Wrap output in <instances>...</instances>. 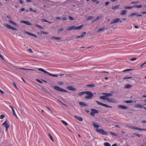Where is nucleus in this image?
<instances>
[{
    "mask_svg": "<svg viewBox=\"0 0 146 146\" xmlns=\"http://www.w3.org/2000/svg\"><path fill=\"white\" fill-rule=\"evenodd\" d=\"M7 17L9 19V22L10 23L17 27H19V25L17 24L12 21L11 20L12 18L11 16L9 15H7Z\"/></svg>",
    "mask_w": 146,
    "mask_h": 146,
    "instance_id": "5",
    "label": "nucleus"
},
{
    "mask_svg": "<svg viewBox=\"0 0 146 146\" xmlns=\"http://www.w3.org/2000/svg\"><path fill=\"white\" fill-rule=\"evenodd\" d=\"M53 88L55 90L58 91L60 92H62L63 89L61 88H60L58 86H55L53 87Z\"/></svg>",
    "mask_w": 146,
    "mask_h": 146,
    "instance_id": "11",
    "label": "nucleus"
},
{
    "mask_svg": "<svg viewBox=\"0 0 146 146\" xmlns=\"http://www.w3.org/2000/svg\"><path fill=\"white\" fill-rule=\"evenodd\" d=\"M127 13V11L126 10H124L122 11L121 12L120 15H125Z\"/></svg>",
    "mask_w": 146,
    "mask_h": 146,
    "instance_id": "27",
    "label": "nucleus"
},
{
    "mask_svg": "<svg viewBox=\"0 0 146 146\" xmlns=\"http://www.w3.org/2000/svg\"><path fill=\"white\" fill-rule=\"evenodd\" d=\"M105 28L103 27L101 28H100L97 31V33H99V32H101V31H103L105 30Z\"/></svg>",
    "mask_w": 146,
    "mask_h": 146,
    "instance_id": "31",
    "label": "nucleus"
},
{
    "mask_svg": "<svg viewBox=\"0 0 146 146\" xmlns=\"http://www.w3.org/2000/svg\"><path fill=\"white\" fill-rule=\"evenodd\" d=\"M21 23L25 24L27 25H32V24L30 22L27 21H21Z\"/></svg>",
    "mask_w": 146,
    "mask_h": 146,
    "instance_id": "12",
    "label": "nucleus"
},
{
    "mask_svg": "<svg viewBox=\"0 0 146 146\" xmlns=\"http://www.w3.org/2000/svg\"><path fill=\"white\" fill-rule=\"evenodd\" d=\"M38 70H39L45 73H47L48 74V75L50 76L54 77H57L58 76V75L57 74H52L50 73L47 72L46 71L44 70V69L41 68H38Z\"/></svg>",
    "mask_w": 146,
    "mask_h": 146,
    "instance_id": "4",
    "label": "nucleus"
},
{
    "mask_svg": "<svg viewBox=\"0 0 146 146\" xmlns=\"http://www.w3.org/2000/svg\"><path fill=\"white\" fill-rule=\"evenodd\" d=\"M134 129H136L139 131H146V129H143L142 128H134Z\"/></svg>",
    "mask_w": 146,
    "mask_h": 146,
    "instance_id": "39",
    "label": "nucleus"
},
{
    "mask_svg": "<svg viewBox=\"0 0 146 146\" xmlns=\"http://www.w3.org/2000/svg\"><path fill=\"white\" fill-rule=\"evenodd\" d=\"M75 117L76 119H78L80 121H82L83 120V119L81 117H78L77 115H75Z\"/></svg>",
    "mask_w": 146,
    "mask_h": 146,
    "instance_id": "22",
    "label": "nucleus"
},
{
    "mask_svg": "<svg viewBox=\"0 0 146 146\" xmlns=\"http://www.w3.org/2000/svg\"><path fill=\"white\" fill-rule=\"evenodd\" d=\"M97 104L100 105L102 106H104L106 107L110 108H112V107L110 106H108L106 104H104L102 103H101L99 101H96Z\"/></svg>",
    "mask_w": 146,
    "mask_h": 146,
    "instance_id": "9",
    "label": "nucleus"
},
{
    "mask_svg": "<svg viewBox=\"0 0 146 146\" xmlns=\"http://www.w3.org/2000/svg\"><path fill=\"white\" fill-rule=\"evenodd\" d=\"M142 5H135L133 6V7H136L137 8H139L141 7Z\"/></svg>",
    "mask_w": 146,
    "mask_h": 146,
    "instance_id": "34",
    "label": "nucleus"
},
{
    "mask_svg": "<svg viewBox=\"0 0 146 146\" xmlns=\"http://www.w3.org/2000/svg\"><path fill=\"white\" fill-rule=\"evenodd\" d=\"M5 117V115H4L3 114L1 115L0 116V118L1 119H2L4 118Z\"/></svg>",
    "mask_w": 146,
    "mask_h": 146,
    "instance_id": "44",
    "label": "nucleus"
},
{
    "mask_svg": "<svg viewBox=\"0 0 146 146\" xmlns=\"http://www.w3.org/2000/svg\"><path fill=\"white\" fill-rule=\"evenodd\" d=\"M132 86L129 84H127L124 86V88L126 89H129Z\"/></svg>",
    "mask_w": 146,
    "mask_h": 146,
    "instance_id": "23",
    "label": "nucleus"
},
{
    "mask_svg": "<svg viewBox=\"0 0 146 146\" xmlns=\"http://www.w3.org/2000/svg\"><path fill=\"white\" fill-rule=\"evenodd\" d=\"M133 15H137V17L142 16V15L141 14H138V13H134L131 14L130 16L131 17Z\"/></svg>",
    "mask_w": 146,
    "mask_h": 146,
    "instance_id": "17",
    "label": "nucleus"
},
{
    "mask_svg": "<svg viewBox=\"0 0 146 146\" xmlns=\"http://www.w3.org/2000/svg\"><path fill=\"white\" fill-rule=\"evenodd\" d=\"M79 104L81 106H88V105L85 102H80L79 103Z\"/></svg>",
    "mask_w": 146,
    "mask_h": 146,
    "instance_id": "21",
    "label": "nucleus"
},
{
    "mask_svg": "<svg viewBox=\"0 0 146 146\" xmlns=\"http://www.w3.org/2000/svg\"><path fill=\"white\" fill-rule=\"evenodd\" d=\"M110 134H111V135H112L113 136H117V135L115 133L110 132Z\"/></svg>",
    "mask_w": 146,
    "mask_h": 146,
    "instance_id": "38",
    "label": "nucleus"
},
{
    "mask_svg": "<svg viewBox=\"0 0 146 146\" xmlns=\"http://www.w3.org/2000/svg\"><path fill=\"white\" fill-rule=\"evenodd\" d=\"M0 57L4 61H5V60L4 58L0 54Z\"/></svg>",
    "mask_w": 146,
    "mask_h": 146,
    "instance_id": "50",
    "label": "nucleus"
},
{
    "mask_svg": "<svg viewBox=\"0 0 146 146\" xmlns=\"http://www.w3.org/2000/svg\"><path fill=\"white\" fill-rule=\"evenodd\" d=\"M2 125L5 128H9L10 127L9 125L7 123V121H5L2 124Z\"/></svg>",
    "mask_w": 146,
    "mask_h": 146,
    "instance_id": "14",
    "label": "nucleus"
},
{
    "mask_svg": "<svg viewBox=\"0 0 146 146\" xmlns=\"http://www.w3.org/2000/svg\"><path fill=\"white\" fill-rule=\"evenodd\" d=\"M124 102L125 103H126L129 104V103H132L133 102V101L132 100H129L125 101Z\"/></svg>",
    "mask_w": 146,
    "mask_h": 146,
    "instance_id": "33",
    "label": "nucleus"
},
{
    "mask_svg": "<svg viewBox=\"0 0 146 146\" xmlns=\"http://www.w3.org/2000/svg\"><path fill=\"white\" fill-rule=\"evenodd\" d=\"M102 15L98 16L97 17L96 19L97 20H98L101 19L102 18Z\"/></svg>",
    "mask_w": 146,
    "mask_h": 146,
    "instance_id": "41",
    "label": "nucleus"
},
{
    "mask_svg": "<svg viewBox=\"0 0 146 146\" xmlns=\"http://www.w3.org/2000/svg\"><path fill=\"white\" fill-rule=\"evenodd\" d=\"M86 86L89 88H93L95 86V85L94 84H90L86 85Z\"/></svg>",
    "mask_w": 146,
    "mask_h": 146,
    "instance_id": "29",
    "label": "nucleus"
},
{
    "mask_svg": "<svg viewBox=\"0 0 146 146\" xmlns=\"http://www.w3.org/2000/svg\"><path fill=\"white\" fill-rule=\"evenodd\" d=\"M85 94L87 95L85 97V98L86 99H91L92 98V96H93L94 94L90 91H85Z\"/></svg>",
    "mask_w": 146,
    "mask_h": 146,
    "instance_id": "3",
    "label": "nucleus"
},
{
    "mask_svg": "<svg viewBox=\"0 0 146 146\" xmlns=\"http://www.w3.org/2000/svg\"><path fill=\"white\" fill-rule=\"evenodd\" d=\"M69 19L71 20H74V19H73V18L71 16L69 17Z\"/></svg>",
    "mask_w": 146,
    "mask_h": 146,
    "instance_id": "58",
    "label": "nucleus"
},
{
    "mask_svg": "<svg viewBox=\"0 0 146 146\" xmlns=\"http://www.w3.org/2000/svg\"><path fill=\"white\" fill-rule=\"evenodd\" d=\"M104 145L105 146H111L110 144L108 142H105L104 143Z\"/></svg>",
    "mask_w": 146,
    "mask_h": 146,
    "instance_id": "36",
    "label": "nucleus"
},
{
    "mask_svg": "<svg viewBox=\"0 0 146 146\" xmlns=\"http://www.w3.org/2000/svg\"><path fill=\"white\" fill-rule=\"evenodd\" d=\"M108 97H106V96H100L99 97L100 98V99H102L103 100H106L107 99V98Z\"/></svg>",
    "mask_w": 146,
    "mask_h": 146,
    "instance_id": "25",
    "label": "nucleus"
},
{
    "mask_svg": "<svg viewBox=\"0 0 146 146\" xmlns=\"http://www.w3.org/2000/svg\"><path fill=\"white\" fill-rule=\"evenodd\" d=\"M35 25L36 27L39 28V29H44V28L43 27H42L39 25H38L35 24Z\"/></svg>",
    "mask_w": 146,
    "mask_h": 146,
    "instance_id": "32",
    "label": "nucleus"
},
{
    "mask_svg": "<svg viewBox=\"0 0 146 146\" xmlns=\"http://www.w3.org/2000/svg\"><path fill=\"white\" fill-rule=\"evenodd\" d=\"M132 78V77H128L126 76L123 79H129L131 78Z\"/></svg>",
    "mask_w": 146,
    "mask_h": 146,
    "instance_id": "48",
    "label": "nucleus"
},
{
    "mask_svg": "<svg viewBox=\"0 0 146 146\" xmlns=\"http://www.w3.org/2000/svg\"><path fill=\"white\" fill-rule=\"evenodd\" d=\"M133 7L125 6L124 8L126 9H132Z\"/></svg>",
    "mask_w": 146,
    "mask_h": 146,
    "instance_id": "35",
    "label": "nucleus"
},
{
    "mask_svg": "<svg viewBox=\"0 0 146 146\" xmlns=\"http://www.w3.org/2000/svg\"><path fill=\"white\" fill-rule=\"evenodd\" d=\"M92 124L94 127L95 128H98L100 127L99 125H98L96 122H93Z\"/></svg>",
    "mask_w": 146,
    "mask_h": 146,
    "instance_id": "19",
    "label": "nucleus"
},
{
    "mask_svg": "<svg viewBox=\"0 0 146 146\" xmlns=\"http://www.w3.org/2000/svg\"><path fill=\"white\" fill-rule=\"evenodd\" d=\"M41 90L44 92L48 94H49L50 92L48 91L46 89L43 87L41 88Z\"/></svg>",
    "mask_w": 146,
    "mask_h": 146,
    "instance_id": "24",
    "label": "nucleus"
},
{
    "mask_svg": "<svg viewBox=\"0 0 146 146\" xmlns=\"http://www.w3.org/2000/svg\"><path fill=\"white\" fill-rule=\"evenodd\" d=\"M102 94L104 96H106V97H108V96H111L112 95L111 93H102Z\"/></svg>",
    "mask_w": 146,
    "mask_h": 146,
    "instance_id": "15",
    "label": "nucleus"
},
{
    "mask_svg": "<svg viewBox=\"0 0 146 146\" xmlns=\"http://www.w3.org/2000/svg\"><path fill=\"white\" fill-rule=\"evenodd\" d=\"M3 25L6 27L7 28L9 29H10L12 30H15V31H17V29L13 27H12L11 26L7 24V23H4L3 24Z\"/></svg>",
    "mask_w": 146,
    "mask_h": 146,
    "instance_id": "7",
    "label": "nucleus"
},
{
    "mask_svg": "<svg viewBox=\"0 0 146 146\" xmlns=\"http://www.w3.org/2000/svg\"><path fill=\"white\" fill-rule=\"evenodd\" d=\"M19 2L21 4H23V1L22 0H19Z\"/></svg>",
    "mask_w": 146,
    "mask_h": 146,
    "instance_id": "60",
    "label": "nucleus"
},
{
    "mask_svg": "<svg viewBox=\"0 0 146 146\" xmlns=\"http://www.w3.org/2000/svg\"><path fill=\"white\" fill-rule=\"evenodd\" d=\"M96 131L99 133L103 135H108V133L107 132L105 131L102 129L100 128H96Z\"/></svg>",
    "mask_w": 146,
    "mask_h": 146,
    "instance_id": "6",
    "label": "nucleus"
},
{
    "mask_svg": "<svg viewBox=\"0 0 146 146\" xmlns=\"http://www.w3.org/2000/svg\"><path fill=\"white\" fill-rule=\"evenodd\" d=\"M51 38L55 39V40H60L61 39V37L56 36H52L51 37Z\"/></svg>",
    "mask_w": 146,
    "mask_h": 146,
    "instance_id": "18",
    "label": "nucleus"
},
{
    "mask_svg": "<svg viewBox=\"0 0 146 146\" xmlns=\"http://www.w3.org/2000/svg\"><path fill=\"white\" fill-rule=\"evenodd\" d=\"M27 51L31 53H33V51L31 49H29L27 50Z\"/></svg>",
    "mask_w": 146,
    "mask_h": 146,
    "instance_id": "45",
    "label": "nucleus"
},
{
    "mask_svg": "<svg viewBox=\"0 0 146 146\" xmlns=\"http://www.w3.org/2000/svg\"><path fill=\"white\" fill-rule=\"evenodd\" d=\"M84 94H85V91L79 92L78 94L79 96H81Z\"/></svg>",
    "mask_w": 146,
    "mask_h": 146,
    "instance_id": "30",
    "label": "nucleus"
},
{
    "mask_svg": "<svg viewBox=\"0 0 146 146\" xmlns=\"http://www.w3.org/2000/svg\"><path fill=\"white\" fill-rule=\"evenodd\" d=\"M118 5H117L113 7H112V9H118Z\"/></svg>",
    "mask_w": 146,
    "mask_h": 146,
    "instance_id": "46",
    "label": "nucleus"
},
{
    "mask_svg": "<svg viewBox=\"0 0 146 146\" xmlns=\"http://www.w3.org/2000/svg\"><path fill=\"white\" fill-rule=\"evenodd\" d=\"M111 146H118L117 144L116 143L113 144Z\"/></svg>",
    "mask_w": 146,
    "mask_h": 146,
    "instance_id": "64",
    "label": "nucleus"
},
{
    "mask_svg": "<svg viewBox=\"0 0 146 146\" xmlns=\"http://www.w3.org/2000/svg\"><path fill=\"white\" fill-rule=\"evenodd\" d=\"M91 112L90 114L92 116H94L95 113H98L99 112V111L98 110L95 109H91Z\"/></svg>",
    "mask_w": 146,
    "mask_h": 146,
    "instance_id": "8",
    "label": "nucleus"
},
{
    "mask_svg": "<svg viewBox=\"0 0 146 146\" xmlns=\"http://www.w3.org/2000/svg\"><path fill=\"white\" fill-rule=\"evenodd\" d=\"M41 21H42L43 22H48V23H51V22L48 21H47L45 19H41Z\"/></svg>",
    "mask_w": 146,
    "mask_h": 146,
    "instance_id": "40",
    "label": "nucleus"
},
{
    "mask_svg": "<svg viewBox=\"0 0 146 146\" xmlns=\"http://www.w3.org/2000/svg\"><path fill=\"white\" fill-rule=\"evenodd\" d=\"M119 22V18H117L114 20H113V21L111 22L110 23L111 24H112L113 23H117Z\"/></svg>",
    "mask_w": 146,
    "mask_h": 146,
    "instance_id": "20",
    "label": "nucleus"
},
{
    "mask_svg": "<svg viewBox=\"0 0 146 146\" xmlns=\"http://www.w3.org/2000/svg\"><path fill=\"white\" fill-rule=\"evenodd\" d=\"M41 33H42V34H47V35H48V34H49L47 32H46L43 31H41Z\"/></svg>",
    "mask_w": 146,
    "mask_h": 146,
    "instance_id": "43",
    "label": "nucleus"
},
{
    "mask_svg": "<svg viewBox=\"0 0 146 146\" xmlns=\"http://www.w3.org/2000/svg\"><path fill=\"white\" fill-rule=\"evenodd\" d=\"M62 123H64L66 125H68V124L65 121H64L63 120H62Z\"/></svg>",
    "mask_w": 146,
    "mask_h": 146,
    "instance_id": "49",
    "label": "nucleus"
},
{
    "mask_svg": "<svg viewBox=\"0 0 146 146\" xmlns=\"http://www.w3.org/2000/svg\"><path fill=\"white\" fill-rule=\"evenodd\" d=\"M84 26V25H80L78 27H76L74 25L68 27L67 29V30L68 31H70L73 29L74 30H80L82 29Z\"/></svg>",
    "mask_w": 146,
    "mask_h": 146,
    "instance_id": "1",
    "label": "nucleus"
},
{
    "mask_svg": "<svg viewBox=\"0 0 146 146\" xmlns=\"http://www.w3.org/2000/svg\"><path fill=\"white\" fill-rule=\"evenodd\" d=\"M64 29L63 28H59L58 29V31L59 32L62 31Z\"/></svg>",
    "mask_w": 146,
    "mask_h": 146,
    "instance_id": "51",
    "label": "nucleus"
},
{
    "mask_svg": "<svg viewBox=\"0 0 146 146\" xmlns=\"http://www.w3.org/2000/svg\"><path fill=\"white\" fill-rule=\"evenodd\" d=\"M13 84L14 85V86H15V88H17V87L16 86V84L15 82H13Z\"/></svg>",
    "mask_w": 146,
    "mask_h": 146,
    "instance_id": "63",
    "label": "nucleus"
},
{
    "mask_svg": "<svg viewBox=\"0 0 146 146\" xmlns=\"http://www.w3.org/2000/svg\"><path fill=\"white\" fill-rule=\"evenodd\" d=\"M12 111L13 112V115H15L16 117H17V116L16 115V114L15 113V112L14 110H12Z\"/></svg>",
    "mask_w": 146,
    "mask_h": 146,
    "instance_id": "57",
    "label": "nucleus"
},
{
    "mask_svg": "<svg viewBox=\"0 0 146 146\" xmlns=\"http://www.w3.org/2000/svg\"><path fill=\"white\" fill-rule=\"evenodd\" d=\"M36 81H37V82H40V83L41 84H42V82L41 81L39 80L38 79H36Z\"/></svg>",
    "mask_w": 146,
    "mask_h": 146,
    "instance_id": "55",
    "label": "nucleus"
},
{
    "mask_svg": "<svg viewBox=\"0 0 146 146\" xmlns=\"http://www.w3.org/2000/svg\"><path fill=\"white\" fill-rule=\"evenodd\" d=\"M49 135L50 137V139L52 140V141L53 142H54V140L52 136L51 135L50 133H49Z\"/></svg>",
    "mask_w": 146,
    "mask_h": 146,
    "instance_id": "47",
    "label": "nucleus"
},
{
    "mask_svg": "<svg viewBox=\"0 0 146 146\" xmlns=\"http://www.w3.org/2000/svg\"><path fill=\"white\" fill-rule=\"evenodd\" d=\"M119 108L123 109H126L127 108V107L124 106L119 105Z\"/></svg>",
    "mask_w": 146,
    "mask_h": 146,
    "instance_id": "28",
    "label": "nucleus"
},
{
    "mask_svg": "<svg viewBox=\"0 0 146 146\" xmlns=\"http://www.w3.org/2000/svg\"><path fill=\"white\" fill-rule=\"evenodd\" d=\"M107 100L108 102L111 103L117 102V100H114L112 98L109 99L108 98H107Z\"/></svg>",
    "mask_w": 146,
    "mask_h": 146,
    "instance_id": "13",
    "label": "nucleus"
},
{
    "mask_svg": "<svg viewBox=\"0 0 146 146\" xmlns=\"http://www.w3.org/2000/svg\"><path fill=\"white\" fill-rule=\"evenodd\" d=\"M132 70L131 69H127L126 70H124L123 71H122L123 72H126V71H130L131 70Z\"/></svg>",
    "mask_w": 146,
    "mask_h": 146,
    "instance_id": "54",
    "label": "nucleus"
},
{
    "mask_svg": "<svg viewBox=\"0 0 146 146\" xmlns=\"http://www.w3.org/2000/svg\"><path fill=\"white\" fill-rule=\"evenodd\" d=\"M17 70H19V71L22 73L23 74L26 75H27V70L35 71V70L32 69H26L22 68H19L17 69Z\"/></svg>",
    "mask_w": 146,
    "mask_h": 146,
    "instance_id": "2",
    "label": "nucleus"
},
{
    "mask_svg": "<svg viewBox=\"0 0 146 146\" xmlns=\"http://www.w3.org/2000/svg\"><path fill=\"white\" fill-rule=\"evenodd\" d=\"M109 4V2L108 1H107L105 3V4L106 5V6L108 5Z\"/></svg>",
    "mask_w": 146,
    "mask_h": 146,
    "instance_id": "62",
    "label": "nucleus"
},
{
    "mask_svg": "<svg viewBox=\"0 0 146 146\" xmlns=\"http://www.w3.org/2000/svg\"><path fill=\"white\" fill-rule=\"evenodd\" d=\"M136 107H139L140 108H143V106L141 104H137L136 105Z\"/></svg>",
    "mask_w": 146,
    "mask_h": 146,
    "instance_id": "37",
    "label": "nucleus"
},
{
    "mask_svg": "<svg viewBox=\"0 0 146 146\" xmlns=\"http://www.w3.org/2000/svg\"><path fill=\"white\" fill-rule=\"evenodd\" d=\"M86 34V32H84L82 33V35L80 36H77L76 37V38H81L82 37H83L84 36V35Z\"/></svg>",
    "mask_w": 146,
    "mask_h": 146,
    "instance_id": "26",
    "label": "nucleus"
},
{
    "mask_svg": "<svg viewBox=\"0 0 146 146\" xmlns=\"http://www.w3.org/2000/svg\"><path fill=\"white\" fill-rule=\"evenodd\" d=\"M0 93L2 94H4V91H3L1 89H0Z\"/></svg>",
    "mask_w": 146,
    "mask_h": 146,
    "instance_id": "59",
    "label": "nucleus"
},
{
    "mask_svg": "<svg viewBox=\"0 0 146 146\" xmlns=\"http://www.w3.org/2000/svg\"><path fill=\"white\" fill-rule=\"evenodd\" d=\"M25 33H26V34H27L28 35H31V36H35V37H36V38H37V36H36V35H34V34H33L31 33H30L29 32H27V31H23Z\"/></svg>",
    "mask_w": 146,
    "mask_h": 146,
    "instance_id": "16",
    "label": "nucleus"
},
{
    "mask_svg": "<svg viewBox=\"0 0 146 146\" xmlns=\"http://www.w3.org/2000/svg\"><path fill=\"white\" fill-rule=\"evenodd\" d=\"M66 88L67 89L69 90H70L73 91H76V88L71 86H67L66 87Z\"/></svg>",
    "mask_w": 146,
    "mask_h": 146,
    "instance_id": "10",
    "label": "nucleus"
},
{
    "mask_svg": "<svg viewBox=\"0 0 146 146\" xmlns=\"http://www.w3.org/2000/svg\"><path fill=\"white\" fill-rule=\"evenodd\" d=\"M94 18L93 16H90L88 17L87 18V20H89L92 19Z\"/></svg>",
    "mask_w": 146,
    "mask_h": 146,
    "instance_id": "42",
    "label": "nucleus"
},
{
    "mask_svg": "<svg viewBox=\"0 0 146 146\" xmlns=\"http://www.w3.org/2000/svg\"><path fill=\"white\" fill-rule=\"evenodd\" d=\"M30 10L31 11H33L34 12H36V10H33V8H30Z\"/></svg>",
    "mask_w": 146,
    "mask_h": 146,
    "instance_id": "52",
    "label": "nucleus"
},
{
    "mask_svg": "<svg viewBox=\"0 0 146 146\" xmlns=\"http://www.w3.org/2000/svg\"><path fill=\"white\" fill-rule=\"evenodd\" d=\"M137 59L136 58H132L131 59V61H134Z\"/></svg>",
    "mask_w": 146,
    "mask_h": 146,
    "instance_id": "56",
    "label": "nucleus"
},
{
    "mask_svg": "<svg viewBox=\"0 0 146 146\" xmlns=\"http://www.w3.org/2000/svg\"><path fill=\"white\" fill-rule=\"evenodd\" d=\"M146 64V62H145L143 64H141V66H140V67L141 68H142V67L143 66Z\"/></svg>",
    "mask_w": 146,
    "mask_h": 146,
    "instance_id": "53",
    "label": "nucleus"
},
{
    "mask_svg": "<svg viewBox=\"0 0 146 146\" xmlns=\"http://www.w3.org/2000/svg\"><path fill=\"white\" fill-rule=\"evenodd\" d=\"M58 83L60 85H63L64 84V83L62 82H59Z\"/></svg>",
    "mask_w": 146,
    "mask_h": 146,
    "instance_id": "61",
    "label": "nucleus"
}]
</instances>
